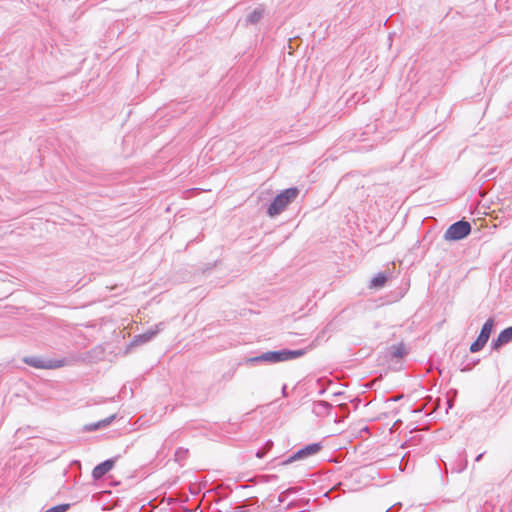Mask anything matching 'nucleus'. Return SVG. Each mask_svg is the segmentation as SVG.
I'll use <instances>...</instances> for the list:
<instances>
[{"mask_svg": "<svg viewBox=\"0 0 512 512\" xmlns=\"http://www.w3.org/2000/svg\"><path fill=\"white\" fill-rule=\"evenodd\" d=\"M262 16V11H254L249 15V21L251 23L257 22Z\"/></svg>", "mask_w": 512, "mask_h": 512, "instance_id": "nucleus-11", "label": "nucleus"}, {"mask_svg": "<svg viewBox=\"0 0 512 512\" xmlns=\"http://www.w3.org/2000/svg\"><path fill=\"white\" fill-rule=\"evenodd\" d=\"M306 354V350H282L274 352H266L258 357L253 358V361H269V362H283L295 358L302 357Z\"/></svg>", "mask_w": 512, "mask_h": 512, "instance_id": "nucleus-2", "label": "nucleus"}, {"mask_svg": "<svg viewBox=\"0 0 512 512\" xmlns=\"http://www.w3.org/2000/svg\"><path fill=\"white\" fill-rule=\"evenodd\" d=\"M306 448L314 449V448H319V446L317 444H312V445L307 446Z\"/></svg>", "mask_w": 512, "mask_h": 512, "instance_id": "nucleus-16", "label": "nucleus"}, {"mask_svg": "<svg viewBox=\"0 0 512 512\" xmlns=\"http://www.w3.org/2000/svg\"><path fill=\"white\" fill-rule=\"evenodd\" d=\"M492 328H493V320L489 319L483 325L481 332H480L478 338L476 339V341H474L471 344V346H470L471 352H478L479 350H481L484 347V345L487 343V341L490 337Z\"/></svg>", "mask_w": 512, "mask_h": 512, "instance_id": "nucleus-5", "label": "nucleus"}, {"mask_svg": "<svg viewBox=\"0 0 512 512\" xmlns=\"http://www.w3.org/2000/svg\"><path fill=\"white\" fill-rule=\"evenodd\" d=\"M187 451H188V450H186V449L176 451V453H175L176 460H178V457H180L181 455H183V456H184V455L186 454V452H187Z\"/></svg>", "mask_w": 512, "mask_h": 512, "instance_id": "nucleus-14", "label": "nucleus"}, {"mask_svg": "<svg viewBox=\"0 0 512 512\" xmlns=\"http://www.w3.org/2000/svg\"><path fill=\"white\" fill-rule=\"evenodd\" d=\"M483 456V454H479L476 458H475V461H479L480 458Z\"/></svg>", "mask_w": 512, "mask_h": 512, "instance_id": "nucleus-17", "label": "nucleus"}, {"mask_svg": "<svg viewBox=\"0 0 512 512\" xmlns=\"http://www.w3.org/2000/svg\"><path fill=\"white\" fill-rule=\"evenodd\" d=\"M317 451L318 450H297L295 454H293L292 456L288 457L285 460H282L279 464L287 465L289 463H292L293 461L304 459L310 455H313Z\"/></svg>", "mask_w": 512, "mask_h": 512, "instance_id": "nucleus-7", "label": "nucleus"}, {"mask_svg": "<svg viewBox=\"0 0 512 512\" xmlns=\"http://www.w3.org/2000/svg\"><path fill=\"white\" fill-rule=\"evenodd\" d=\"M266 451L267 450H257L255 455H256L257 458H263L265 456V454H266Z\"/></svg>", "mask_w": 512, "mask_h": 512, "instance_id": "nucleus-15", "label": "nucleus"}, {"mask_svg": "<svg viewBox=\"0 0 512 512\" xmlns=\"http://www.w3.org/2000/svg\"><path fill=\"white\" fill-rule=\"evenodd\" d=\"M24 362L37 369H56L65 365V361L61 360H44L40 357H26Z\"/></svg>", "mask_w": 512, "mask_h": 512, "instance_id": "nucleus-4", "label": "nucleus"}, {"mask_svg": "<svg viewBox=\"0 0 512 512\" xmlns=\"http://www.w3.org/2000/svg\"><path fill=\"white\" fill-rule=\"evenodd\" d=\"M421 444H422L421 439L418 438L417 433L409 439V445H411V446H416V445H421Z\"/></svg>", "mask_w": 512, "mask_h": 512, "instance_id": "nucleus-13", "label": "nucleus"}, {"mask_svg": "<svg viewBox=\"0 0 512 512\" xmlns=\"http://www.w3.org/2000/svg\"><path fill=\"white\" fill-rule=\"evenodd\" d=\"M510 341H512V327L506 328L498 335V338L494 342V347L498 348Z\"/></svg>", "mask_w": 512, "mask_h": 512, "instance_id": "nucleus-8", "label": "nucleus"}, {"mask_svg": "<svg viewBox=\"0 0 512 512\" xmlns=\"http://www.w3.org/2000/svg\"><path fill=\"white\" fill-rule=\"evenodd\" d=\"M471 232L469 222L461 220L452 224L445 232L444 238L448 241H457L465 238Z\"/></svg>", "mask_w": 512, "mask_h": 512, "instance_id": "nucleus-3", "label": "nucleus"}, {"mask_svg": "<svg viewBox=\"0 0 512 512\" xmlns=\"http://www.w3.org/2000/svg\"><path fill=\"white\" fill-rule=\"evenodd\" d=\"M385 282H386V276L384 274L380 273L372 279L371 284L373 287L377 288V287H382L385 284Z\"/></svg>", "mask_w": 512, "mask_h": 512, "instance_id": "nucleus-10", "label": "nucleus"}, {"mask_svg": "<svg viewBox=\"0 0 512 512\" xmlns=\"http://www.w3.org/2000/svg\"><path fill=\"white\" fill-rule=\"evenodd\" d=\"M117 458L107 459L100 464L96 465L92 471V477L94 480H100L104 475L113 469Z\"/></svg>", "mask_w": 512, "mask_h": 512, "instance_id": "nucleus-6", "label": "nucleus"}, {"mask_svg": "<svg viewBox=\"0 0 512 512\" xmlns=\"http://www.w3.org/2000/svg\"><path fill=\"white\" fill-rule=\"evenodd\" d=\"M113 418H114V416L104 419L102 421H99L98 423H95V424L86 425L85 428L88 431L96 430L100 427H104V426L108 425Z\"/></svg>", "mask_w": 512, "mask_h": 512, "instance_id": "nucleus-9", "label": "nucleus"}, {"mask_svg": "<svg viewBox=\"0 0 512 512\" xmlns=\"http://www.w3.org/2000/svg\"><path fill=\"white\" fill-rule=\"evenodd\" d=\"M403 354H404V347L402 345L393 347V355L395 357H402Z\"/></svg>", "mask_w": 512, "mask_h": 512, "instance_id": "nucleus-12", "label": "nucleus"}, {"mask_svg": "<svg viewBox=\"0 0 512 512\" xmlns=\"http://www.w3.org/2000/svg\"><path fill=\"white\" fill-rule=\"evenodd\" d=\"M299 194L297 188H288L282 191L275 197L270 206L268 207L267 213L270 217H274L284 211L287 206L293 202Z\"/></svg>", "mask_w": 512, "mask_h": 512, "instance_id": "nucleus-1", "label": "nucleus"}]
</instances>
